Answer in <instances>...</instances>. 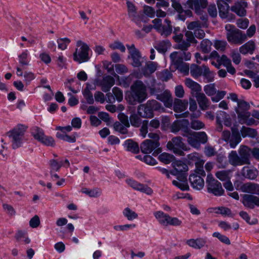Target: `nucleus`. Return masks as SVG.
<instances>
[{"label": "nucleus", "instance_id": "obj_26", "mask_svg": "<svg viewBox=\"0 0 259 259\" xmlns=\"http://www.w3.org/2000/svg\"><path fill=\"white\" fill-rule=\"evenodd\" d=\"M182 136L187 138L188 144L192 147L195 148L200 147V142L198 141L197 138L195 135V132H192L190 130L186 134H182Z\"/></svg>", "mask_w": 259, "mask_h": 259}, {"label": "nucleus", "instance_id": "obj_1", "mask_svg": "<svg viewBox=\"0 0 259 259\" xmlns=\"http://www.w3.org/2000/svg\"><path fill=\"white\" fill-rule=\"evenodd\" d=\"M186 40L183 39L181 44H176L175 49L179 50L175 51L170 54L169 58L171 64L176 69L179 70L181 72L188 74L189 71V65L184 61H189L191 59V54L188 51L191 44L196 42L192 32L187 31L185 33Z\"/></svg>", "mask_w": 259, "mask_h": 259}, {"label": "nucleus", "instance_id": "obj_49", "mask_svg": "<svg viewBox=\"0 0 259 259\" xmlns=\"http://www.w3.org/2000/svg\"><path fill=\"white\" fill-rule=\"evenodd\" d=\"M158 158L160 161L165 164H169L173 162L174 159V156L172 155L165 152L160 154Z\"/></svg>", "mask_w": 259, "mask_h": 259}, {"label": "nucleus", "instance_id": "obj_57", "mask_svg": "<svg viewBox=\"0 0 259 259\" xmlns=\"http://www.w3.org/2000/svg\"><path fill=\"white\" fill-rule=\"evenodd\" d=\"M245 74L248 77L253 78L254 82V85L256 88H259V77L257 76L256 74L253 71L250 70H245L244 71Z\"/></svg>", "mask_w": 259, "mask_h": 259}, {"label": "nucleus", "instance_id": "obj_42", "mask_svg": "<svg viewBox=\"0 0 259 259\" xmlns=\"http://www.w3.org/2000/svg\"><path fill=\"white\" fill-rule=\"evenodd\" d=\"M126 4L128 8V15L130 17L132 18V20L135 21L137 25H139L140 22L137 20L136 17V9L135 6L133 3L129 1L126 2Z\"/></svg>", "mask_w": 259, "mask_h": 259}, {"label": "nucleus", "instance_id": "obj_30", "mask_svg": "<svg viewBox=\"0 0 259 259\" xmlns=\"http://www.w3.org/2000/svg\"><path fill=\"white\" fill-rule=\"evenodd\" d=\"M200 112L199 111L195 113H193L191 115V121L190 122L191 127L195 130H199L203 128L205 126L204 123L201 121L197 119H193V118H197L200 116Z\"/></svg>", "mask_w": 259, "mask_h": 259}, {"label": "nucleus", "instance_id": "obj_60", "mask_svg": "<svg viewBox=\"0 0 259 259\" xmlns=\"http://www.w3.org/2000/svg\"><path fill=\"white\" fill-rule=\"evenodd\" d=\"M212 236L218 238L220 241L226 244L230 245L231 244L230 241L228 237L225 235L221 234L218 232H214L212 234Z\"/></svg>", "mask_w": 259, "mask_h": 259}, {"label": "nucleus", "instance_id": "obj_15", "mask_svg": "<svg viewBox=\"0 0 259 259\" xmlns=\"http://www.w3.org/2000/svg\"><path fill=\"white\" fill-rule=\"evenodd\" d=\"M126 183L135 190L139 191L148 195H151L153 193V190L150 187L141 184L133 179H126Z\"/></svg>", "mask_w": 259, "mask_h": 259}, {"label": "nucleus", "instance_id": "obj_3", "mask_svg": "<svg viewBox=\"0 0 259 259\" xmlns=\"http://www.w3.org/2000/svg\"><path fill=\"white\" fill-rule=\"evenodd\" d=\"M145 85L141 80H136L131 87V90L126 96V99L131 105L143 102L147 98Z\"/></svg>", "mask_w": 259, "mask_h": 259}, {"label": "nucleus", "instance_id": "obj_19", "mask_svg": "<svg viewBox=\"0 0 259 259\" xmlns=\"http://www.w3.org/2000/svg\"><path fill=\"white\" fill-rule=\"evenodd\" d=\"M202 177L198 176L196 174H193L190 175L189 180L191 186L194 189L201 190L203 188L204 181Z\"/></svg>", "mask_w": 259, "mask_h": 259}, {"label": "nucleus", "instance_id": "obj_9", "mask_svg": "<svg viewBox=\"0 0 259 259\" xmlns=\"http://www.w3.org/2000/svg\"><path fill=\"white\" fill-rule=\"evenodd\" d=\"M160 144L158 141H153L152 140H145L140 145L141 151L145 154L151 153L154 151L153 154L157 155L161 152Z\"/></svg>", "mask_w": 259, "mask_h": 259}, {"label": "nucleus", "instance_id": "obj_13", "mask_svg": "<svg viewBox=\"0 0 259 259\" xmlns=\"http://www.w3.org/2000/svg\"><path fill=\"white\" fill-rule=\"evenodd\" d=\"M189 125L190 123L188 119L177 120L172 123L170 131L174 133H177L181 131L182 134H186L190 130L189 127Z\"/></svg>", "mask_w": 259, "mask_h": 259}, {"label": "nucleus", "instance_id": "obj_17", "mask_svg": "<svg viewBox=\"0 0 259 259\" xmlns=\"http://www.w3.org/2000/svg\"><path fill=\"white\" fill-rule=\"evenodd\" d=\"M242 202L245 207L253 209L255 206H259V197L251 194H244Z\"/></svg>", "mask_w": 259, "mask_h": 259}, {"label": "nucleus", "instance_id": "obj_48", "mask_svg": "<svg viewBox=\"0 0 259 259\" xmlns=\"http://www.w3.org/2000/svg\"><path fill=\"white\" fill-rule=\"evenodd\" d=\"M130 120L132 126L134 127H139L141 124H142L141 117L138 114L135 113L132 114L130 117Z\"/></svg>", "mask_w": 259, "mask_h": 259}, {"label": "nucleus", "instance_id": "obj_10", "mask_svg": "<svg viewBox=\"0 0 259 259\" xmlns=\"http://www.w3.org/2000/svg\"><path fill=\"white\" fill-rule=\"evenodd\" d=\"M167 147L172 150L174 153L179 155H183V151H187L188 148L183 142L181 137L173 138L167 144Z\"/></svg>", "mask_w": 259, "mask_h": 259}, {"label": "nucleus", "instance_id": "obj_14", "mask_svg": "<svg viewBox=\"0 0 259 259\" xmlns=\"http://www.w3.org/2000/svg\"><path fill=\"white\" fill-rule=\"evenodd\" d=\"M207 5V0H187L185 4L188 8L194 10L197 14H200Z\"/></svg>", "mask_w": 259, "mask_h": 259}, {"label": "nucleus", "instance_id": "obj_32", "mask_svg": "<svg viewBox=\"0 0 259 259\" xmlns=\"http://www.w3.org/2000/svg\"><path fill=\"white\" fill-rule=\"evenodd\" d=\"M255 49V44L253 41L250 40L246 44L242 45L239 48L240 53L243 55H246L248 53L253 54Z\"/></svg>", "mask_w": 259, "mask_h": 259}, {"label": "nucleus", "instance_id": "obj_6", "mask_svg": "<svg viewBox=\"0 0 259 259\" xmlns=\"http://www.w3.org/2000/svg\"><path fill=\"white\" fill-rule=\"evenodd\" d=\"M26 129L24 125L19 124L8 133V135L11 139L13 149H15L21 146L24 140V135Z\"/></svg>", "mask_w": 259, "mask_h": 259}, {"label": "nucleus", "instance_id": "obj_62", "mask_svg": "<svg viewBox=\"0 0 259 259\" xmlns=\"http://www.w3.org/2000/svg\"><path fill=\"white\" fill-rule=\"evenodd\" d=\"M39 142L47 146L53 147L55 145V141L54 139L49 136L44 135L43 138L40 140Z\"/></svg>", "mask_w": 259, "mask_h": 259}, {"label": "nucleus", "instance_id": "obj_22", "mask_svg": "<svg viewBox=\"0 0 259 259\" xmlns=\"http://www.w3.org/2000/svg\"><path fill=\"white\" fill-rule=\"evenodd\" d=\"M172 28L171 21L168 18H166L164 19V23L162 24L158 32L163 37H167L172 33Z\"/></svg>", "mask_w": 259, "mask_h": 259}, {"label": "nucleus", "instance_id": "obj_18", "mask_svg": "<svg viewBox=\"0 0 259 259\" xmlns=\"http://www.w3.org/2000/svg\"><path fill=\"white\" fill-rule=\"evenodd\" d=\"M237 190H240L243 192L258 194L259 193V185L252 183H246L236 186Z\"/></svg>", "mask_w": 259, "mask_h": 259}, {"label": "nucleus", "instance_id": "obj_44", "mask_svg": "<svg viewBox=\"0 0 259 259\" xmlns=\"http://www.w3.org/2000/svg\"><path fill=\"white\" fill-rule=\"evenodd\" d=\"M31 133L34 138L39 142L45 135L44 131L37 126L33 127L31 130Z\"/></svg>", "mask_w": 259, "mask_h": 259}, {"label": "nucleus", "instance_id": "obj_2", "mask_svg": "<svg viewBox=\"0 0 259 259\" xmlns=\"http://www.w3.org/2000/svg\"><path fill=\"white\" fill-rule=\"evenodd\" d=\"M174 169L170 171L171 175L177 176L178 181L174 180L172 184L183 191H187L189 189L187 183L186 172L188 170L187 165L181 160H176L171 164Z\"/></svg>", "mask_w": 259, "mask_h": 259}, {"label": "nucleus", "instance_id": "obj_56", "mask_svg": "<svg viewBox=\"0 0 259 259\" xmlns=\"http://www.w3.org/2000/svg\"><path fill=\"white\" fill-rule=\"evenodd\" d=\"M57 43L59 49L64 50L67 48V46L70 42V40L67 38H59L57 39Z\"/></svg>", "mask_w": 259, "mask_h": 259}, {"label": "nucleus", "instance_id": "obj_63", "mask_svg": "<svg viewBox=\"0 0 259 259\" xmlns=\"http://www.w3.org/2000/svg\"><path fill=\"white\" fill-rule=\"evenodd\" d=\"M227 92L225 91H217L216 94L211 97V100L213 102H218L222 100L226 95Z\"/></svg>", "mask_w": 259, "mask_h": 259}, {"label": "nucleus", "instance_id": "obj_34", "mask_svg": "<svg viewBox=\"0 0 259 259\" xmlns=\"http://www.w3.org/2000/svg\"><path fill=\"white\" fill-rule=\"evenodd\" d=\"M123 146L125 149L134 153H137L139 151L138 144L132 140L128 139L124 142Z\"/></svg>", "mask_w": 259, "mask_h": 259}, {"label": "nucleus", "instance_id": "obj_16", "mask_svg": "<svg viewBox=\"0 0 259 259\" xmlns=\"http://www.w3.org/2000/svg\"><path fill=\"white\" fill-rule=\"evenodd\" d=\"M236 113L238 115L239 122L241 124L252 125H256L258 123L253 117H251V113L248 111H236Z\"/></svg>", "mask_w": 259, "mask_h": 259}, {"label": "nucleus", "instance_id": "obj_20", "mask_svg": "<svg viewBox=\"0 0 259 259\" xmlns=\"http://www.w3.org/2000/svg\"><path fill=\"white\" fill-rule=\"evenodd\" d=\"M247 7V2L244 1L237 2L231 7V10L238 16L243 17L246 14L245 8Z\"/></svg>", "mask_w": 259, "mask_h": 259}, {"label": "nucleus", "instance_id": "obj_7", "mask_svg": "<svg viewBox=\"0 0 259 259\" xmlns=\"http://www.w3.org/2000/svg\"><path fill=\"white\" fill-rule=\"evenodd\" d=\"M77 48L73 54V59L79 63L87 62L90 59L89 46L81 40H78L76 43Z\"/></svg>", "mask_w": 259, "mask_h": 259}, {"label": "nucleus", "instance_id": "obj_43", "mask_svg": "<svg viewBox=\"0 0 259 259\" xmlns=\"http://www.w3.org/2000/svg\"><path fill=\"white\" fill-rule=\"evenodd\" d=\"M170 46L169 40H164L158 42L155 46V49L160 53H165Z\"/></svg>", "mask_w": 259, "mask_h": 259}, {"label": "nucleus", "instance_id": "obj_35", "mask_svg": "<svg viewBox=\"0 0 259 259\" xmlns=\"http://www.w3.org/2000/svg\"><path fill=\"white\" fill-rule=\"evenodd\" d=\"M154 215L162 225L167 226L169 215L162 211H157L154 213Z\"/></svg>", "mask_w": 259, "mask_h": 259}, {"label": "nucleus", "instance_id": "obj_53", "mask_svg": "<svg viewBox=\"0 0 259 259\" xmlns=\"http://www.w3.org/2000/svg\"><path fill=\"white\" fill-rule=\"evenodd\" d=\"M81 192L83 193H84L90 197H97L100 195L101 191L98 189H94L93 190H89L87 188H83L81 190Z\"/></svg>", "mask_w": 259, "mask_h": 259}, {"label": "nucleus", "instance_id": "obj_38", "mask_svg": "<svg viewBox=\"0 0 259 259\" xmlns=\"http://www.w3.org/2000/svg\"><path fill=\"white\" fill-rule=\"evenodd\" d=\"M206 66V65L199 66L196 64H192L190 68L191 75L195 78L202 75L204 72V67Z\"/></svg>", "mask_w": 259, "mask_h": 259}, {"label": "nucleus", "instance_id": "obj_51", "mask_svg": "<svg viewBox=\"0 0 259 259\" xmlns=\"http://www.w3.org/2000/svg\"><path fill=\"white\" fill-rule=\"evenodd\" d=\"M242 174L246 178L249 179H254L256 175L254 171L252 169H249L248 167L244 166L242 169Z\"/></svg>", "mask_w": 259, "mask_h": 259}, {"label": "nucleus", "instance_id": "obj_28", "mask_svg": "<svg viewBox=\"0 0 259 259\" xmlns=\"http://www.w3.org/2000/svg\"><path fill=\"white\" fill-rule=\"evenodd\" d=\"M197 99L199 107L202 110H205L208 109L210 102L208 99L203 93H200L195 96Z\"/></svg>", "mask_w": 259, "mask_h": 259}, {"label": "nucleus", "instance_id": "obj_54", "mask_svg": "<svg viewBox=\"0 0 259 259\" xmlns=\"http://www.w3.org/2000/svg\"><path fill=\"white\" fill-rule=\"evenodd\" d=\"M127 127L125 126L124 125L118 121L115 122L113 124L114 129L123 135L127 134L128 131Z\"/></svg>", "mask_w": 259, "mask_h": 259}, {"label": "nucleus", "instance_id": "obj_11", "mask_svg": "<svg viewBox=\"0 0 259 259\" xmlns=\"http://www.w3.org/2000/svg\"><path fill=\"white\" fill-rule=\"evenodd\" d=\"M115 83V79L110 75H104L101 79L95 80V84L101 87L102 91L105 93L109 92Z\"/></svg>", "mask_w": 259, "mask_h": 259}, {"label": "nucleus", "instance_id": "obj_59", "mask_svg": "<svg viewBox=\"0 0 259 259\" xmlns=\"http://www.w3.org/2000/svg\"><path fill=\"white\" fill-rule=\"evenodd\" d=\"M188 158L189 162L190 163H194L195 165L198 163L200 161L203 160L200 158L199 154L197 153H193L189 154L188 155Z\"/></svg>", "mask_w": 259, "mask_h": 259}, {"label": "nucleus", "instance_id": "obj_64", "mask_svg": "<svg viewBox=\"0 0 259 259\" xmlns=\"http://www.w3.org/2000/svg\"><path fill=\"white\" fill-rule=\"evenodd\" d=\"M171 73L167 69L159 73V78L163 81H167L171 77Z\"/></svg>", "mask_w": 259, "mask_h": 259}, {"label": "nucleus", "instance_id": "obj_33", "mask_svg": "<svg viewBox=\"0 0 259 259\" xmlns=\"http://www.w3.org/2000/svg\"><path fill=\"white\" fill-rule=\"evenodd\" d=\"M228 160L230 164L234 166L242 165L240 156L236 151H232L228 155Z\"/></svg>", "mask_w": 259, "mask_h": 259}, {"label": "nucleus", "instance_id": "obj_61", "mask_svg": "<svg viewBox=\"0 0 259 259\" xmlns=\"http://www.w3.org/2000/svg\"><path fill=\"white\" fill-rule=\"evenodd\" d=\"M238 108L236 109V111H243L244 112H247L250 108L249 104L243 100L238 101L237 103Z\"/></svg>", "mask_w": 259, "mask_h": 259}, {"label": "nucleus", "instance_id": "obj_12", "mask_svg": "<svg viewBox=\"0 0 259 259\" xmlns=\"http://www.w3.org/2000/svg\"><path fill=\"white\" fill-rule=\"evenodd\" d=\"M160 126V121L158 119L155 118L151 120L150 122L148 120H144L142 122V125L140 128V135L143 138H145L147 134L148 133V130L149 129L151 131L154 129L158 128Z\"/></svg>", "mask_w": 259, "mask_h": 259}, {"label": "nucleus", "instance_id": "obj_24", "mask_svg": "<svg viewBox=\"0 0 259 259\" xmlns=\"http://www.w3.org/2000/svg\"><path fill=\"white\" fill-rule=\"evenodd\" d=\"M219 15L222 19H228L229 16V4L223 0H218L217 2Z\"/></svg>", "mask_w": 259, "mask_h": 259}, {"label": "nucleus", "instance_id": "obj_31", "mask_svg": "<svg viewBox=\"0 0 259 259\" xmlns=\"http://www.w3.org/2000/svg\"><path fill=\"white\" fill-rule=\"evenodd\" d=\"M188 105V102L186 100L176 99L174 103V110L176 112L180 113L185 111Z\"/></svg>", "mask_w": 259, "mask_h": 259}, {"label": "nucleus", "instance_id": "obj_50", "mask_svg": "<svg viewBox=\"0 0 259 259\" xmlns=\"http://www.w3.org/2000/svg\"><path fill=\"white\" fill-rule=\"evenodd\" d=\"M123 215L129 221H132L138 218V215L137 213L131 210L128 207H126L123 210Z\"/></svg>", "mask_w": 259, "mask_h": 259}, {"label": "nucleus", "instance_id": "obj_45", "mask_svg": "<svg viewBox=\"0 0 259 259\" xmlns=\"http://www.w3.org/2000/svg\"><path fill=\"white\" fill-rule=\"evenodd\" d=\"M241 138L238 132H233L231 139L229 140L230 146L234 148L241 142Z\"/></svg>", "mask_w": 259, "mask_h": 259}, {"label": "nucleus", "instance_id": "obj_4", "mask_svg": "<svg viewBox=\"0 0 259 259\" xmlns=\"http://www.w3.org/2000/svg\"><path fill=\"white\" fill-rule=\"evenodd\" d=\"M160 107V104L156 100H149L146 104L138 106L137 113L141 117L150 118L154 116L153 111L158 110Z\"/></svg>", "mask_w": 259, "mask_h": 259}, {"label": "nucleus", "instance_id": "obj_27", "mask_svg": "<svg viewBox=\"0 0 259 259\" xmlns=\"http://www.w3.org/2000/svg\"><path fill=\"white\" fill-rule=\"evenodd\" d=\"M185 85L191 90V94L193 96L200 93L201 91V87L197 82L193 81L192 79L187 78L185 80Z\"/></svg>", "mask_w": 259, "mask_h": 259}, {"label": "nucleus", "instance_id": "obj_37", "mask_svg": "<svg viewBox=\"0 0 259 259\" xmlns=\"http://www.w3.org/2000/svg\"><path fill=\"white\" fill-rule=\"evenodd\" d=\"M172 33H173L172 38L177 43L176 44H181L184 37V31L178 26L174 27Z\"/></svg>", "mask_w": 259, "mask_h": 259}, {"label": "nucleus", "instance_id": "obj_52", "mask_svg": "<svg viewBox=\"0 0 259 259\" xmlns=\"http://www.w3.org/2000/svg\"><path fill=\"white\" fill-rule=\"evenodd\" d=\"M204 91L208 96L212 97L216 94L217 91L215 83H210L205 85Z\"/></svg>", "mask_w": 259, "mask_h": 259}, {"label": "nucleus", "instance_id": "obj_55", "mask_svg": "<svg viewBox=\"0 0 259 259\" xmlns=\"http://www.w3.org/2000/svg\"><path fill=\"white\" fill-rule=\"evenodd\" d=\"M28 51L25 50L21 54H20L19 57V62L22 65H28L29 64V61L28 59Z\"/></svg>", "mask_w": 259, "mask_h": 259}, {"label": "nucleus", "instance_id": "obj_47", "mask_svg": "<svg viewBox=\"0 0 259 259\" xmlns=\"http://www.w3.org/2000/svg\"><path fill=\"white\" fill-rule=\"evenodd\" d=\"M202 75L203 76L206 82H210L214 80V73L210 71L207 66L204 67V72Z\"/></svg>", "mask_w": 259, "mask_h": 259}, {"label": "nucleus", "instance_id": "obj_25", "mask_svg": "<svg viewBox=\"0 0 259 259\" xmlns=\"http://www.w3.org/2000/svg\"><path fill=\"white\" fill-rule=\"evenodd\" d=\"M156 99L164 103L165 107L170 108L172 106V99L169 92L164 91L162 93L157 94Z\"/></svg>", "mask_w": 259, "mask_h": 259}, {"label": "nucleus", "instance_id": "obj_21", "mask_svg": "<svg viewBox=\"0 0 259 259\" xmlns=\"http://www.w3.org/2000/svg\"><path fill=\"white\" fill-rule=\"evenodd\" d=\"M239 154L243 165L250 164V157L251 154L250 148L246 146H241L239 150Z\"/></svg>", "mask_w": 259, "mask_h": 259}, {"label": "nucleus", "instance_id": "obj_39", "mask_svg": "<svg viewBox=\"0 0 259 259\" xmlns=\"http://www.w3.org/2000/svg\"><path fill=\"white\" fill-rule=\"evenodd\" d=\"M91 87L92 85L88 83L86 88L82 91L83 97L89 104H93L94 103L93 94L91 92V90L93 89Z\"/></svg>", "mask_w": 259, "mask_h": 259}, {"label": "nucleus", "instance_id": "obj_29", "mask_svg": "<svg viewBox=\"0 0 259 259\" xmlns=\"http://www.w3.org/2000/svg\"><path fill=\"white\" fill-rule=\"evenodd\" d=\"M206 238H199L196 239H191L187 241V244L195 249H200L206 243Z\"/></svg>", "mask_w": 259, "mask_h": 259}, {"label": "nucleus", "instance_id": "obj_41", "mask_svg": "<svg viewBox=\"0 0 259 259\" xmlns=\"http://www.w3.org/2000/svg\"><path fill=\"white\" fill-rule=\"evenodd\" d=\"M216 177L222 181L230 180L232 177L231 170H222L217 171L215 174Z\"/></svg>", "mask_w": 259, "mask_h": 259}, {"label": "nucleus", "instance_id": "obj_58", "mask_svg": "<svg viewBox=\"0 0 259 259\" xmlns=\"http://www.w3.org/2000/svg\"><path fill=\"white\" fill-rule=\"evenodd\" d=\"M49 164L51 168V170H55L58 171L62 166H65L63 163L58 162L55 159H51L49 161Z\"/></svg>", "mask_w": 259, "mask_h": 259}, {"label": "nucleus", "instance_id": "obj_40", "mask_svg": "<svg viewBox=\"0 0 259 259\" xmlns=\"http://www.w3.org/2000/svg\"><path fill=\"white\" fill-rule=\"evenodd\" d=\"M157 67V64L154 62H148L142 69V71L145 75L152 74L154 72Z\"/></svg>", "mask_w": 259, "mask_h": 259}, {"label": "nucleus", "instance_id": "obj_46", "mask_svg": "<svg viewBox=\"0 0 259 259\" xmlns=\"http://www.w3.org/2000/svg\"><path fill=\"white\" fill-rule=\"evenodd\" d=\"M212 42L207 39H203L200 43V50L204 53H208L211 49Z\"/></svg>", "mask_w": 259, "mask_h": 259}, {"label": "nucleus", "instance_id": "obj_5", "mask_svg": "<svg viewBox=\"0 0 259 259\" xmlns=\"http://www.w3.org/2000/svg\"><path fill=\"white\" fill-rule=\"evenodd\" d=\"M225 29L227 31V39L230 43L240 45L247 39L246 34L232 25L227 24Z\"/></svg>", "mask_w": 259, "mask_h": 259}, {"label": "nucleus", "instance_id": "obj_8", "mask_svg": "<svg viewBox=\"0 0 259 259\" xmlns=\"http://www.w3.org/2000/svg\"><path fill=\"white\" fill-rule=\"evenodd\" d=\"M206 183L208 193L217 196H220L223 195L224 190L223 189L221 183L215 179L212 175L208 174L207 176Z\"/></svg>", "mask_w": 259, "mask_h": 259}, {"label": "nucleus", "instance_id": "obj_36", "mask_svg": "<svg viewBox=\"0 0 259 259\" xmlns=\"http://www.w3.org/2000/svg\"><path fill=\"white\" fill-rule=\"evenodd\" d=\"M240 133L243 138L248 137L251 138H255L257 135V132L256 130L245 126L242 127Z\"/></svg>", "mask_w": 259, "mask_h": 259}, {"label": "nucleus", "instance_id": "obj_23", "mask_svg": "<svg viewBox=\"0 0 259 259\" xmlns=\"http://www.w3.org/2000/svg\"><path fill=\"white\" fill-rule=\"evenodd\" d=\"M131 58L132 60L131 64L135 67L141 66L146 59L142 58L139 50L130 51Z\"/></svg>", "mask_w": 259, "mask_h": 259}]
</instances>
